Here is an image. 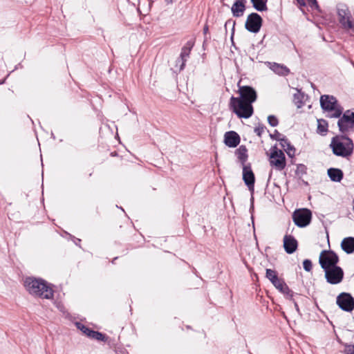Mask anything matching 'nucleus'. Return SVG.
I'll return each mask as SVG.
<instances>
[{
    "label": "nucleus",
    "mask_w": 354,
    "mask_h": 354,
    "mask_svg": "<svg viewBox=\"0 0 354 354\" xmlns=\"http://www.w3.org/2000/svg\"><path fill=\"white\" fill-rule=\"evenodd\" d=\"M277 140L280 141V144L283 149L287 151L288 154L290 156V151L295 152V148L290 145V142L284 136L283 138H276Z\"/></svg>",
    "instance_id": "obj_24"
},
{
    "label": "nucleus",
    "mask_w": 354,
    "mask_h": 354,
    "mask_svg": "<svg viewBox=\"0 0 354 354\" xmlns=\"http://www.w3.org/2000/svg\"><path fill=\"white\" fill-rule=\"evenodd\" d=\"M310 223H295L299 227L303 228L307 227Z\"/></svg>",
    "instance_id": "obj_36"
},
{
    "label": "nucleus",
    "mask_w": 354,
    "mask_h": 354,
    "mask_svg": "<svg viewBox=\"0 0 354 354\" xmlns=\"http://www.w3.org/2000/svg\"><path fill=\"white\" fill-rule=\"evenodd\" d=\"M265 127L263 125H259L258 127L254 128V132L259 137L261 136L262 133L264 132Z\"/></svg>",
    "instance_id": "obj_34"
},
{
    "label": "nucleus",
    "mask_w": 354,
    "mask_h": 354,
    "mask_svg": "<svg viewBox=\"0 0 354 354\" xmlns=\"http://www.w3.org/2000/svg\"><path fill=\"white\" fill-rule=\"evenodd\" d=\"M4 82H5V79L3 80H2V81H0V84H3Z\"/></svg>",
    "instance_id": "obj_46"
},
{
    "label": "nucleus",
    "mask_w": 354,
    "mask_h": 354,
    "mask_svg": "<svg viewBox=\"0 0 354 354\" xmlns=\"http://www.w3.org/2000/svg\"><path fill=\"white\" fill-rule=\"evenodd\" d=\"M337 126L342 134L348 135L354 132V112L351 110L344 111L338 118Z\"/></svg>",
    "instance_id": "obj_4"
},
{
    "label": "nucleus",
    "mask_w": 354,
    "mask_h": 354,
    "mask_svg": "<svg viewBox=\"0 0 354 354\" xmlns=\"http://www.w3.org/2000/svg\"><path fill=\"white\" fill-rule=\"evenodd\" d=\"M337 14L339 23L343 28L352 30L354 32V22L351 19V15L348 8L345 6H339L337 8Z\"/></svg>",
    "instance_id": "obj_9"
},
{
    "label": "nucleus",
    "mask_w": 354,
    "mask_h": 354,
    "mask_svg": "<svg viewBox=\"0 0 354 354\" xmlns=\"http://www.w3.org/2000/svg\"><path fill=\"white\" fill-rule=\"evenodd\" d=\"M24 286L28 292L42 299H51L54 297V290L50 284L41 278L28 277L24 279Z\"/></svg>",
    "instance_id": "obj_1"
},
{
    "label": "nucleus",
    "mask_w": 354,
    "mask_h": 354,
    "mask_svg": "<svg viewBox=\"0 0 354 354\" xmlns=\"http://www.w3.org/2000/svg\"><path fill=\"white\" fill-rule=\"evenodd\" d=\"M296 103L297 104V107H299H299H301V102H300V104H298V103H299V102H297Z\"/></svg>",
    "instance_id": "obj_44"
},
{
    "label": "nucleus",
    "mask_w": 354,
    "mask_h": 354,
    "mask_svg": "<svg viewBox=\"0 0 354 354\" xmlns=\"http://www.w3.org/2000/svg\"><path fill=\"white\" fill-rule=\"evenodd\" d=\"M312 212L307 208L296 209L292 214L293 221H311Z\"/></svg>",
    "instance_id": "obj_14"
},
{
    "label": "nucleus",
    "mask_w": 354,
    "mask_h": 354,
    "mask_svg": "<svg viewBox=\"0 0 354 354\" xmlns=\"http://www.w3.org/2000/svg\"><path fill=\"white\" fill-rule=\"evenodd\" d=\"M266 277L272 283V284H274L280 279L278 277L277 271L270 268L266 269Z\"/></svg>",
    "instance_id": "obj_28"
},
{
    "label": "nucleus",
    "mask_w": 354,
    "mask_h": 354,
    "mask_svg": "<svg viewBox=\"0 0 354 354\" xmlns=\"http://www.w3.org/2000/svg\"><path fill=\"white\" fill-rule=\"evenodd\" d=\"M193 46L194 44L192 41H187L182 48L180 57L178 58V62H180V67L178 69V71H181L184 69Z\"/></svg>",
    "instance_id": "obj_13"
},
{
    "label": "nucleus",
    "mask_w": 354,
    "mask_h": 354,
    "mask_svg": "<svg viewBox=\"0 0 354 354\" xmlns=\"http://www.w3.org/2000/svg\"><path fill=\"white\" fill-rule=\"evenodd\" d=\"M339 262L338 255L333 250H323L319 256V263L324 270L337 266Z\"/></svg>",
    "instance_id": "obj_6"
},
{
    "label": "nucleus",
    "mask_w": 354,
    "mask_h": 354,
    "mask_svg": "<svg viewBox=\"0 0 354 354\" xmlns=\"http://www.w3.org/2000/svg\"><path fill=\"white\" fill-rule=\"evenodd\" d=\"M73 238L75 239V240H74V243H75L76 245H79V243L81 242V239H77V238H75V237H73Z\"/></svg>",
    "instance_id": "obj_40"
},
{
    "label": "nucleus",
    "mask_w": 354,
    "mask_h": 354,
    "mask_svg": "<svg viewBox=\"0 0 354 354\" xmlns=\"http://www.w3.org/2000/svg\"><path fill=\"white\" fill-rule=\"evenodd\" d=\"M76 326L77 328L80 330L84 334H85L87 337L88 336L90 332L91 331V328L86 326L85 325H84L83 324L80 323V322H77L76 323Z\"/></svg>",
    "instance_id": "obj_30"
},
{
    "label": "nucleus",
    "mask_w": 354,
    "mask_h": 354,
    "mask_svg": "<svg viewBox=\"0 0 354 354\" xmlns=\"http://www.w3.org/2000/svg\"><path fill=\"white\" fill-rule=\"evenodd\" d=\"M342 249L346 254H352L354 252V237L348 236L344 238L341 243Z\"/></svg>",
    "instance_id": "obj_21"
},
{
    "label": "nucleus",
    "mask_w": 354,
    "mask_h": 354,
    "mask_svg": "<svg viewBox=\"0 0 354 354\" xmlns=\"http://www.w3.org/2000/svg\"><path fill=\"white\" fill-rule=\"evenodd\" d=\"M324 229H325V231H326V236L328 239V232L327 226L324 225Z\"/></svg>",
    "instance_id": "obj_41"
},
{
    "label": "nucleus",
    "mask_w": 354,
    "mask_h": 354,
    "mask_svg": "<svg viewBox=\"0 0 354 354\" xmlns=\"http://www.w3.org/2000/svg\"><path fill=\"white\" fill-rule=\"evenodd\" d=\"M328 175L333 182H340L344 176L342 171L337 168H330L328 169Z\"/></svg>",
    "instance_id": "obj_22"
},
{
    "label": "nucleus",
    "mask_w": 354,
    "mask_h": 354,
    "mask_svg": "<svg viewBox=\"0 0 354 354\" xmlns=\"http://www.w3.org/2000/svg\"><path fill=\"white\" fill-rule=\"evenodd\" d=\"M252 225L253 228L254 229V222L252 223Z\"/></svg>",
    "instance_id": "obj_47"
},
{
    "label": "nucleus",
    "mask_w": 354,
    "mask_h": 354,
    "mask_svg": "<svg viewBox=\"0 0 354 354\" xmlns=\"http://www.w3.org/2000/svg\"><path fill=\"white\" fill-rule=\"evenodd\" d=\"M309 3L312 4L311 6H315L316 8L318 7L317 0H308Z\"/></svg>",
    "instance_id": "obj_38"
},
{
    "label": "nucleus",
    "mask_w": 354,
    "mask_h": 354,
    "mask_svg": "<svg viewBox=\"0 0 354 354\" xmlns=\"http://www.w3.org/2000/svg\"><path fill=\"white\" fill-rule=\"evenodd\" d=\"M328 131V123L326 120L320 119L317 120V133L324 135Z\"/></svg>",
    "instance_id": "obj_29"
},
{
    "label": "nucleus",
    "mask_w": 354,
    "mask_h": 354,
    "mask_svg": "<svg viewBox=\"0 0 354 354\" xmlns=\"http://www.w3.org/2000/svg\"><path fill=\"white\" fill-rule=\"evenodd\" d=\"M180 62H178V59H176V66H175V67H176V71H175V72H179V71H178V68L180 67Z\"/></svg>",
    "instance_id": "obj_39"
},
{
    "label": "nucleus",
    "mask_w": 354,
    "mask_h": 354,
    "mask_svg": "<svg viewBox=\"0 0 354 354\" xmlns=\"http://www.w3.org/2000/svg\"><path fill=\"white\" fill-rule=\"evenodd\" d=\"M299 95H297V94H295V95H294L295 100H296L297 99V97H298V96H299Z\"/></svg>",
    "instance_id": "obj_45"
},
{
    "label": "nucleus",
    "mask_w": 354,
    "mask_h": 354,
    "mask_svg": "<svg viewBox=\"0 0 354 354\" xmlns=\"http://www.w3.org/2000/svg\"><path fill=\"white\" fill-rule=\"evenodd\" d=\"M303 267L306 272L311 271L313 268L312 261L310 259H305L303 261Z\"/></svg>",
    "instance_id": "obj_32"
},
{
    "label": "nucleus",
    "mask_w": 354,
    "mask_h": 354,
    "mask_svg": "<svg viewBox=\"0 0 354 354\" xmlns=\"http://www.w3.org/2000/svg\"><path fill=\"white\" fill-rule=\"evenodd\" d=\"M268 122L271 127H277L279 124L278 119L276 116L270 115L268 117Z\"/></svg>",
    "instance_id": "obj_31"
},
{
    "label": "nucleus",
    "mask_w": 354,
    "mask_h": 354,
    "mask_svg": "<svg viewBox=\"0 0 354 354\" xmlns=\"http://www.w3.org/2000/svg\"><path fill=\"white\" fill-rule=\"evenodd\" d=\"M203 31H204V33H207V32L208 31V27L207 26H205L204 27Z\"/></svg>",
    "instance_id": "obj_42"
},
{
    "label": "nucleus",
    "mask_w": 354,
    "mask_h": 354,
    "mask_svg": "<svg viewBox=\"0 0 354 354\" xmlns=\"http://www.w3.org/2000/svg\"><path fill=\"white\" fill-rule=\"evenodd\" d=\"M320 104L322 109L328 111H333L330 115V118H339L342 113V109L337 108V101L333 95H323L320 97Z\"/></svg>",
    "instance_id": "obj_5"
},
{
    "label": "nucleus",
    "mask_w": 354,
    "mask_h": 354,
    "mask_svg": "<svg viewBox=\"0 0 354 354\" xmlns=\"http://www.w3.org/2000/svg\"><path fill=\"white\" fill-rule=\"evenodd\" d=\"M230 105L233 112L240 118H249L253 114L252 104L243 102L239 97L232 96Z\"/></svg>",
    "instance_id": "obj_3"
},
{
    "label": "nucleus",
    "mask_w": 354,
    "mask_h": 354,
    "mask_svg": "<svg viewBox=\"0 0 354 354\" xmlns=\"http://www.w3.org/2000/svg\"><path fill=\"white\" fill-rule=\"evenodd\" d=\"M298 247L297 241L291 235L286 234L283 237V248L287 254L294 253Z\"/></svg>",
    "instance_id": "obj_15"
},
{
    "label": "nucleus",
    "mask_w": 354,
    "mask_h": 354,
    "mask_svg": "<svg viewBox=\"0 0 354 354\" xmlns=\"http://www.w3.org/2000/svg\"><path fill=\"white\" fill-rule=\"evenodd\" d=\"M336 304L342 310L351 313L354 309V297L348 292H341L336 298Z\"/></svg>",
    "instance_id": "obj_7"
},
{
    "label": "nucleus",
    "mask_w": 354,
    "mask_h": 354,
    "mask_svg": "<svg viewBox=\"0 0 354 354\" xmlns=\"http://www.w3.org/2000/svg\"><path fill=\"white\" fill-rule=\"evenodd\" d=\"M240 140L239 135L235 131H231L225 133L224 142L229 147L234 148L237 147Z\"/></svg>",
    "instance_id": "obj_17"
},
{
    "label": "nucleus",
    "mask_w": 354,
    "mask_h": 354,
    "mask_svg": "<svg viewBox=\"0 0 354 354\" xmlns=\"http://www.w3.org/2000/svg\"><path fill=\"white\" fill-rule=\"evenodd\" d=\"M239 99L243 102L252 104L257 100V95L256 91L251 86H243L239 87Z\"/></svg>",
    "instance_id": "obj_12"
},
{
    "label": "nucleus",
    "mask_w": 354,
    "mask_h": 354,
    "mask_svg": "<svg viewBox=\"0 0 354 354\" xmlns=\"http://www.w3.org/2000/svg\"><path fill=\"white\" fill-rule=\"evenodd\" d=\"M344 354H354V344H344Z\"/></svg>",
    "instance_id": "obj_33"
},
{
    "label": "nucleus",
    "mask_w": 354,
    "mask_h": 354,
    "mask_svg": "<svg viewBox=\"0 0 354 354\" xmlns=\"http://www.w3.org/2000/svg\"><path fill=\"white\" fill-rule=\"evenodd\" d=\"M271 138L276 140V138H283V135L279 133L277 130L274 131V133L273 135H270Z\"/></svg>",
    "instance_id": "obj_35"
},
{
    "label": "nucleus",
    "mask_w": 354,
    "mask_h": 354,
    "mask_svg": "<svg viewBox=\"0 0 354 354\" xmlns=\"http://www.w3.org/2000/svg\"><path fill=\"white\" fill-rule=\"evenodd\" d=\"M266 277L272 283V284H274L280 279L278 277L277 271L270 268L266 269Z\"/></svg>",
    "instance_id": "obj_27"
},
{
    "label": "nucleus",
    "mask_w": 354,
    "mask_h": 354,
    "mask_svg": "<svg viewBox=\"0 0 354 354\" xmlns=\"http://www.w3.org/2000/svg\"><path fill=\"white\" fill-rule=\"evenodd\" d=\"M236 155L237 156L238 159L240 160L242 166L246 165L245 162L248 160V150L244 145H241L236 150Z\"/></svg>",
    "instance_id": "obj_23"
},
{
    "label": "nucleus",
    "mask_w": 354,
    "mask_h": 354,
    "mask_svg": "<svg viewBox=\"0 0 354 354\" xmlns=\"http://www.w3.org/2000/svg\"><path fill=\"white\" fill-rule=\"evenodd\" d=\"M117 259H118V257H115V258L112 260V261H111V262H112V263H113V264H114Z\"/></svg>",
    "instance_id": "obj_43"
},
{
    "label": "nucleus",
    "mask_w": 354,
    "mask_h": 354,
    "mask_svg": "<svg viewBox=\"0 0 354 354\" xmlns=\"http://www.w3.org/2000/svg\"><path fill=\"white\" fill-rule=\"evenodd\" d=\"M262 22L261 17L256 12H252L248 16L245 27L249 32L257 33L260 30Z\"/></svg>",
    "instance_id": "obj_10"
},
{
    "label": "nucleus",
    "mask_w": 354,
    "mask_h": 354,
    "mask_svg": "<svg viewBox=\"0 0 354 354\" xmlns=\"http://www.w3.org/2000/svg\"><path fill=\"white\" fill-rule=\"evenodd\" d=\"M270 163L277 170H283L286 165L283 152L281 150L274 149L270 154Z\"/></svg>",
    "instance_id": "obj_11"
},
{
    "label": "nucleus",
    "mask_w": 354,
    "mask_h": 354,
    "mask_svg": "<svg viewBox=\"0 0 354 354\" xmlns=\"http://www.w3.org/2000/svg\"><path fill=\"white\" fill-rule=\"evenodd\" d=\"M88 337L91 339L104 342H106L109 339V337L106 336L105 334L93 330H91Z\"/></svg>",
    "instance_id": "obj_26"
},
{
    "label": "nucleus",
    "mask_w": 354,
    "mask_h": 354,
    "mask_svg": "<svg viewBox=\"0 0 354 354\" xmlns=\"http://www.w3.org/2000/svg\"><path fill=\"white\" fill-rule=\"evenodd\" d=\"M243 180L250 189L254 187L255 178L250 165L243 166Z\"/></svg>",
    "instance_id": "obj_18"
},
{
    "label": "nucleus",
    "mask_w": 354,
    "mask_h": 354,
    "mask_svg": "<svg viewBox=\"0 0 354 354\" xmlns=\"http://www.w3.org/2000/svg\"><path fill=\"white\" fill-rule=\"evenodd\" d=\"M326 281L332 285L341 283L344 279V271L339 266H335L324 270Z\"/></svg>",
    "instance_id": "obj_8"
},
{
    "label": "nucleus",
    "mask_w": 354,
    "mask_h": 354,
    "mask_svg": "<svg viewBox=\"0 0 354 354\" xmlns=\"http://www.w3.org/2000/svg\"><path fill=\"white\" fill-rule=\"evenodd\" d=\"M247 0H235L231 10L234 17H240L243 15L245 10V3Z\"/></svg>",
    "instance_id": "obj_19"
},
{
    "label": "nucleus",
    "mask_w": 354,
    "mask_h": 354,
    "mask_svg": "<svg viewBox=\"0 0 354 354\" xmlns=\"http://www.w3.org/2000/svg\"><path fill=\"white\" fill-rule=\"evenodd\" d=\"M276 289L282 293L286 299H292L295 293L289 288L284 279L281 278L274 284H272Z\"/></svg>",
    "instance_id": "obj_16"
},
{
    "label": "nucleus",
    "mask_w": 354,
    "mask_h": 354,
    "mask_svg": "<svg viewBox=\"0 0 354 354\" xmlns=\"http://www.w3.org/2000/svg\"><path fill=\"white\" fill-rule=\"evenodd\" d=\"M255 10L259 12L267 10V0H250Z\"/></svg>",
    "instance_id": "obj_25"
},
{
    "label": "nucleus",
    "mask_w": 354,
    "mask_h": 354,
    "mask_svg": "<svg viewBox=\"0 0 354 354\" xmlns=\"http://www.w3.org/2000/svg\"><path fill=\"white\" fill-rule=\"evenodd\" d=\"M269 68L276 74L282 76H286L290 73V70L283 64L276 62H268Z\"/></svg>",
    "instance_id": "obj_20"
},
{
    "label": "nucleus",
    "mask_w": 354,
    "mask_h": 354,
    "mask_svg": "<svg viewBox=\"0 0 354 354\" xmlns=\"http://www.w3.org/2000/svg\"><path fill=\"white\" fill-rule=\"evenodd\" d=\"M290 301H292V303L294 304V306H295V310L299 313V305L297 304V302L295 300V299L292 297V299H289Z\"/></svg>",
    "instance_id": "obj_37"
},
{
    "label": "nucleus",
    "mask_w": 354,
    "mask_h": 354,
    "mask_svg": "<svg viewBox=\"0 0 354 354\" xmlns=\"http://www.w3.org/2000/svg\"><path fill=\"white\" fill-rule=\"evenodd\" d=\"M330 147L337 156L348 157L353 153V143L347 135L336 136L331 140Z\"/></svg>",
    "instance_id": "obj_2"
}]
</instances>
